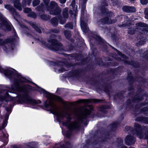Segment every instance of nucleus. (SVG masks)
Here are the masks:
<instances>
[{"label":"nucleus","mask_w":148,"mask_h":148,"mask_svg":"<svg viewBox=\"0 0 148 148\" xmlns=\"http://www.w3.org/2000/svg\"><path fill=\"white\" fill-rule=\"evenodd\" d=\"M40 90L42 92L46 94V96L49 99L44 104L46 109L56 116L57 119L59 121L64 117L68 119L67 122L63 123V125L68 126L70 130H73L77 128L79 126V121L85 125H87L88 122L87 119V115L89 114L92 110L93 108L92 106H88L83 110L75 109L74 114L77 116L78 120L77 121L70 122L69 121L71 119V114L69 113L70 111L69 108L67 107L64 110L62 111L60 110L59 107L56 106L53 102L54 101H56L64 103L62 99L59 97L49 93L43 89L41 88Z\"/></svg>","instance_id":"nucleus-1"},{"label":"nucleus","mask_w":148,"mask_h":148,"mask_svg":"<svg viewBox=\"0 0 148 148\" xmlns=\"http://www.w3.org/2000/svg\"><path fill=\"white\" fill-rule=\"evenodd\" d=\"M27 80L19 75L18 77V80L16 81L11 86V89L14 91H16L22 93V95H18L16 97H12L10 96L8 93L6 92L5 96L3 97L1 96L0 99L1 101L5 100L6 101L16 100L20 102H24L26 103L29 104L33 105H35L41 103L40 100L36 101L32 99L29 97L26 92V88H28V85H23L21 86L20 83H25L27 82Z\"/></svg>","instance_id":"nucleus-2"},{"label":"nucleus","mask_w":148,"mask_h":148,"mask_svg":"<svg viewBox=\"0 0 148 148\" xmlns=\"http://www.w3.org/2000/svg\"><path fill=\"white\" fill-rule=\"evenodd\" d=\"M51 8L49 10L50 14L54 15H58L61 12V10L57 7L58 5L54 1H51L50 3Z\"/></svg>","instance_id":"nucleus-3"},{"label":"nucleus","mask_w":148,"mask_h":148,"mask_svg":"<svg viewBox=\"0 0 148 148\" xmlns=\"http://www.w3.org/2000/svg\"><path fill=\"white\" fill-rule=\"evenodd\" d=\"M5 8L8 10L12 14L14 18L18 23L21 20L20 16L16 11L15 9L13 8L12 6L10 5H5ZM20 25V24L19 23Z\"/></svg>","instance_id":"nucleus-4"},{"label":"nucleus","mask_w":148,"mask_h":148,"mask_svg":"<svg viewBox=\"0 0 148 148\" xmlns=\"http://www.w3.org/2000/svg\"><path fill=\"white\" fill-rule=\"evenodd\" d=\"M45 4L41 3L40 5L36 8V10L40 12H43L45 11L49 10L51 8V6H49L48 4L49 3V0H42Z\"/></svg>","instance_id":"nucleus-5"},{"label":"nucleus","mask_w":148,"mask_h":148,"mask_svg":"<svg viewBox=\"0 0 148 148\" xmlns=\"http://www.w3.org/2000/svg\"><path fill=\"white\" fill-rule=\"evenodd\" d=\"M0 21L1 22L2 26L3 27H5V30H10V27L9 25V23L7 20L3 16V14L0 13Z\"/></svg>","instance_id":"nucleus-6"},{"label":"nucleus","mask_w":148,"mask_h":148,"mask_svg":"<svg viewBox=\"0 0 148 148\" xmlns=\"http://www.w3.org/2000/svg\"><path fill=\"white\" fill-rule=\"evenodd\" d=\"M63 15L64 18L60 19V22L61 24H63L66 22V18L68 17V9L66 8L63 10Z\"/></svg>","instance_id":"nucleus-7"},{"label":"nucleus","mask_w":148,"mask_h":148,"mask_svg":"<svg viewBox=\"0 0 148 148\" xmlns=\"http://www.w3.org/2000/svg\"><path fill=\"white\" fill-rule=\"evenodd\" d=\"M125 144L127 145H131L134 144L135 141L134 138L130 136H126L125 140Z\"/></svg>","instance_id":"nucleus-8"},{"label":"nucleus","mask_w":148,"mask_h":148,"mask_svg":"<svg viewBox=\"0 0 148 148\" xmlns=\"http://www.w3.org/2000/svg\"><path fill=\"white\" fill-rule=\"evenodd\" d=\"M48 41L51 43L52 47L55 48V49L56 47L57 48V50H59V48H58L61 46V45L58 43L56 40L54 39H52L51 38L50 39L48 40Z\"/></svg>","instance_id":"nucleus-9"},{"label":"nucleus","mask_w":148,"mask_h":148,"mask_svg":"<svg viewBox=\"0 0 148 148\" xmlns=\"http://www.w3.org/2000/svg\"><path fill=\"white\" fill-rule=\"evenodd\" d=\"M11 1L15 8L20 11L22 10L21 5L20 3V0H11Z\"/></svg>","instance_id":"nucleus-10"},{"label":"nucleus","mask_w":148,"mask_h":148,"mask_svg":"<svg viewBox=\"0 0 148 148\" xmlns=\"http://www.w3.org/2000/svg\"><path fill=\"white\" fill-rule=\"evenodd\" d=\"M123 10L127 12H133L136 11V9L134 7L125 6L122 8Z\"/></svg>","instance_id":"nucleus-11"},{"label":"nucleus","mask_w":148,"mask_h":148,"mask_svg":"<svg viewBox=\"0 0 148 148\" xmlns=\"http://www.w3.org/2000/svg\"><path fill=\"white\" fill-rule=\"evenodd\" d=\"M99 101L98 99H92L90 100L89 99H82L78 101L79 103H88L92 102L97 103L99 102Z\"/></svg>","instance_id":"nucleus-12"},{"label":"nucleus","mask_w":148,"mask_h":148,"mask_svg":"<svg viewBox=\"0 0 148 148\" xmlns=\"http://www.w3.org/2000/svg\"><path fill=\"white\" fill-rule=\"evenodd\" d=\"M16 71L15 70L10 68L5 70L4 71V73L5 75L9 76L13 74Z\"/></svg>","instance_id":"nucleus-13"},{"label":"nucleus","mask_w":148,"mask_h":148,"mask_svg":"<svg viewBox=\"0 0 148 148\" xmlns=\"http://www.w3.org/2000/svg\"><path fill=\"white\" fill-rule=\"evenodd\" d=\"M116 21L115 20H111L109 19L108 17L104 18L103 19L101 20V23L104 24H110L114 23Z\"/></svg>","instance_id":"nucleus-14"},{"label":"nucleus","mask_w":148,"mask_h":148,"mask_svg":"<svg viewBox=\"0 0 148 148\" xmlns=\"http://www.w3.org/2000/svg\"><path fill=\"white\" fill-rule=\"evenodd\" d=\"M26 22L29 23L30 25H31V26L33 27L36 30V31L39 33H40L42 32L41 30L37 26L35 23L29 21L28 22L27 21H26Z\"/></svg>","instance_id":"nucleus-15"},{"label":"nucleus","mask_w":148,"mask_h":148,"mask_svg":"<svg viewBox=\"0 0 148 148\" xmlns=\"http://www.w3.org/2000/svg\"><path fill=\"white\" fill-rule=\"evenodd\" d=\"M13 42V40L10 38H8L5 40H3L0 39V46H2L6 44H8L10 42L11 43Z\"/></svg>","instance_id":"nucleus-16"},{"label":"nucleus","mask_w":148,"mask_h":148,"mask_svg":"<svg viewBox=\"0 0 148 148\" xmlns=\"http://www.w3.org/2000/svg\"><path fill=\"white\" fill-rule=\"evenodd\" d=\"M123 141L122 140L120 139L117 143V147L118 148H127V147L122 145Z\"/></svg>","instance_id":"nucleus-17"},{"label":"nucleus","mask_w":148,"mask_h":148,"mask_svg":"<svg viewBox=\"0 0 148 148\" xmlns=\"http://www.w3.org/2000/svg\"><path fill=\"white\" fill-rule=\"evenodd\" d=\"M136 25L137 27H138V29L140 28V29H141V27H147V25L142 23H137L136 24Z\"/></svg>","instance_id":"nucleus-18"},{"label":"nucleus","mask_w":148,"mask_h":148,"mask_svg":"<svg viewBox=\"0 0 148 148\" xmlns=\"http://www.w3.org/2000/svg\"><path fill=\"white\" fill-rule=\"evenodd\" d=\"M61 64H62V63L60 62L59 65H57L56 66V69H58V72L59 73H62L66 70L64 68H62L60 66V65Z\"/></svg>","instance_id":"nucleus-19"},{"label":"nucleus","mask_w":148,"mask_h":148,"mask_svg":"<svg viewBox=\"0 0 148 148\" xmlns=\"http://www.w3.org/2000/svg\"><path fill=\"white\" fill-rule=\"evenodd\" d=\"M51 23L54 26H56L58 25V20L56 18H53L51 19Z\"/></svg>","instance_id":"nucleus-20"},{"label":"nucleus","mask_w":148,"mask_h":148,"mask_svg":"<svg viewBox=\"0 0 148 148\" xmlns=\"http://www.w3.org/2000/svg\"><path fill=\"white\" fill-rule=\"evenodd\" d=\"M32 0H23L22 4L23 5H25L26 4L29 5L31 3Z\"/></svg>","instance_id":"nucleus-21"},{"label":"nucleus","mask_w":148,"mask_h":148,"mask_svg":"<svg viewBox=\"0 0 148 148\" xmlns=\"http://www.w3.org/2000/svg\"><path fill=\"white\" fill-rule=\"evenodd\" d=\"M64 34L66 37L67 38H69L71 36V32L69 31H65L64 32Z\"/></svg>","instance_id":"nucleus-22"},{"label":"nucleus","mask_w":148,"mask_h":148,"mask_svg":"<svg viewBox=\"0 0 148 148\" xmlns=\"http://www.w3.org/2000/svg\"><path fill=\"white\" fill-rule=\"evenodd\" d=\"M65 28H68L70 29H72L73 28V24L71 23H69L65 25Z\"/></svg>","instance_id":"nucleus-23"},{"label":"nucleus","mask_w":148,"mask_h":148,"mask_svg":"<svg viewBox=\"0 0 148 148\" xmlns=\"http://www.w3.org/2000/svg\"><path fill=\"white\" fill-rule=\"evenodd\" d=\"M40 2L39 0H34L32 2V5L33 6H36L38 5Z\"/></svg>","instance_id":"nucleus-24"},{"label":"nucleus","mask_w":148,"mask_h":148,"mask_svg":"<svg viewBox=\"0 0 148 148\" xmlns=\"http://www.w3.org/2000/svg\"><path fill=\"white\" fill-rule=\"evenodd\" d=\"M28 16L33 18H35L36 16V15L34 12H31L30 13L28 14Z\"/></svg>","instance_id":"nucleus-25"},{"label":"nucleus","mask_w":148,"mask_h":148,"mask_svg":"<svg viewBox=\"0 0 148 148\" xmlns=\"http://www.w3.org/2000/svg\"><path fill=\"white\" fill-rule=\"evenodd\" d=\"M23 11L25 13H30L31 12V9L30 8H27L24 9Z\"/></svg>","instance_id":"nucleus-26"},{"label":"nucleus","mask_w":148,"mask_h":148,"mask_svg":"<svg viewBox=\"0 0 148 148\" xmlns=\"http://www.w3.org/2000/svg\"><path fill=\"white\" fill-rule=\"evenodd\" d=\"M113 49H114V50H115L117 53L119 55L121 56L123 58H126V57L122 54L120 52H119L116 49H115L114 47H112Z\"/></svg>","instance_id":"nucleus-27"},{"label":"nucleus","mask_w":148,"mask_h":148,"mask_svg":"<svg viewBox=\"0 0 148 148\" xmlns=\"http://www.w3.org/2000/svg\"><path fill=\"white\" fill-rule=\"evenodd\" d=\"M144 13L145 15V18L148 19V8H146L145 9Z\"/></svg>","instance_id":"nucleus-28"},{"label":"nucleus","mask_w":148,"mask_h":148,"mask_svg":"<svg viewBox=\"0 0 148 148\" xmlns=\"http://www.w3.org/2000/svg\"><path fill=\"white\" fill-rule=\"evenodd\" d=\"M7 123V121L6 120H4L2 124L1 128L2 129H3L6 126Z\"/></svg>","instance_id":"nucleus-29"},{"label":"nucleus","mask_w":148,"mask_h":148,"mask_svg":"<svg viewBox=\"0 0 148 148\" xmlns=\"http://www.w3.org/2000/svg\"><path fill=\"white\" fill-rule=\"evenodd\" d=\"M140 3L143 5H146L148 3V0H140Z\"/></svg>","instance_id":"nucleus-30"},{"label":"nucleus","mask_w":148,"mask_h":148,"mask_svg":"<svg viewBox=\"0 0 148 148\" xmlns=\"http://www.w3.org/2000/svg\"><path fill=\"white\" fill-rule=\"evenodd\" d=\"M81 26L83 32H86L87 31V29L86 28V29L84 25L82 24V23H81Z\"/></svg>","instance_id":"nucleus-31"},{"label":"nucleus","mask_w":148,"mask_h":148,"mask_svg":"<svg viewBox=\"0 0 148 148\" xmlns=\"http://www.w3.org/2000/svg\"><path fill=\"white\" fill-rule=\"evenodd\" d=\"M135 30L132 29H130L128 31L129 33L130 34H133L135 33Z\"/></svg>","instance_id":"nucleus-32"},{"label":"nucleus","mask_w":148,"mask_h":148,"mask_svg":"<svg viewBox=\"0 0 148 148\" xmlns=\"http://www.w3.org/2000/svg\"><path fill=\"white\" fill-rule=\"evenodd\" d=\"M40 18L43 20H46L47 17L45 15L43 14L40 16Z\"/></svg>","instance_id":"nucleus-33"},{"label":"nucleus","mask_w":148,"mask_h":148,"mask_svg":"<svg viewBox=\"0 0 148 148\" xmlns=\"http://www.w3.org/2000/svg\"><path fill=\"white\" fill-rule=\"evenodd\" d=\"M62 133H63V132L62 131ZM64 135H65L66 137H69L70 136V135L71 134V133L70 132H67L65 134H64L63 133Z\"/></svg>","instance_id":"nucleus-34"},{"label":"nucleus","mask_w":148,"mask_h":148,"mask_svg":"<svg viewBox=\"0 0 148 148\" xmlns=\"http://www.w3.org/2000/svg\"><path fill=\"white\" fill-rule=\"evenodd\" d=\"M143 121L144 123L148 124V118H143Z\"/></svg>","instance_id":"nucleus-35"},{"label":"nucleus","mask_w":148,"mask_h":148,"mask_svg":"<svg viewBox=\"0 0 148 148\" xmlns=\"http://www.w3.org/2000/svg\"><path fill=\"white\" fill-rule=\"evenodd\" d=\"M75 4V0H73L72 3L71 4V5H72V6H73V5H74Z\"/></svg>","instance_id":"nucleus-36"},{"label":"nucleus","mask_w":148,"mask_h":148,"mask_svg":"<svg viewBox=\"0 0 148 148\" xmlns=\"http://www.w3.org/2000/svg\"><path fill=\"white\" fill-rule=\"evenodd\" d=\"M117 123H114L113 124L112 127H116L117 125Z\"/></svg>","instance_id":"nucleus-37"},{"label":"nucleus","mask_w":148,"mask_h":148,"mask_svg":"<svg viewBox=\"0 0 148 148\" xmlns=\"http://www.w3.org/2000/svg\"><path fill=\"white\" fill-rule=\"evenodd\" d=\"M59 1L61 3H64L66 1V0H59Z\"/></svg>","instance_id":"nucleus-38"},{"label":"nucleus","mask_w":148,"mask_h":148,"mask_svg":"<svg viewBox=\"0 0 148 148\" xmlns=\"http://www.w3.org/2000/svg\"><path fill=\"white\" fill-rule=\"evenodd\" d=\"M105 11H106V14L107 15L110 14V12L108 11V10L106 9Z\"/></svg>","instance_id":"nucleus-39"},{"label":"nucleus","mask_w":148,"mask_h":148,"mask_svg":"<svg viewBox=\"0 0 148 148\" xmlns=\"http://www.w3.org/2000/svg\"><path fill=\"white\" fill-rule=\"evenodd\" d=\"M129 129V130H130L131 129V127H125V130L126 129Z\"/></svg>","instance_id":"nucleus-40"},{"label":"nucleus","mask_w":148,"mask_h":148,"mask_svg":"<svg viewBox=\"0 0 148 148\" xmlns=\"http://www.w3.org/2000/svg\"><path fill=\"white\" fill-rule=\"evenodd\" d=\"M53 32L55 33H57L58 32V31L57 30H55L53 31Z\"/></svg>","instance_id":"nucleus-41"},{"label":"nucleus","mask_w":148,"mask_h":148,"mask_svg":"<svg viewBox=\"0 0 148 148\" xmlns=\"http://www.w3.org/2000/svg\"><path fill=\"white\" fill-rule=\"evenodd\" d=\"M70 143L69 142H67L66 143V145H69L70 144Z\"/></svg>","instance_id":"nucleus-42"},{"label":"nucleus","mask_w":148,"mask_h":148,"mask_svg":"<svg viewBox=\"0 0 148 148\" xmlns=\"http://www.w3.org/2000/svg\"><path fill=\"white\" fill-rule=\"evenodd\" d=\"M42 44H43L44 45H45L46 46V45L45 44V42H42ZM47 46V45H46Z\"/></svg>","instance_id":"nucleus-43"},{"label":"nucleus","mask_w":148,"mask_h":148,"mask_svg":"<svg viewBox=\"0 0 148 148\" xmlns=\"http://www.w3.org/2000/svg\"><path fill=\"white\" fill-rule=\"evenodd\" d=\"M2 3V1L1 0H0V4H1Z\"/></svg>","instance_id":"nucleus-44"},{"label":"nucleus","mask_w":148,"mask_h":148,"mask_svg":"<svg viewBox=\"0 0 148 148\" xmlns=\"http://www.w3.org/2000/svg\"><path fill=\"white\" fill-rule=\"evenodd\" d=\"M97 37L100 40H101V38L99 37H98V36H97Z\"/></svg>","instance_id":"nucleus-45"},{"label":"nucleus","mask_w":148,"mask_h":148,"mask_svg":"<svg viewBox=\"0 0 148 148\" xmlns=\"http://www.w3.org/2000/svg\"><path fill=\"white\" fill-rule=\"evenodd\" d=\"M122 26L123 27H125V26H126V25H124L123 24V25H122Z\"/></svg>","instance_id":"nucleus-46"},{"label":"nucleus","mask_w":148,"mask_h":148,"mask_svg":"<svg viewBox=\"0 0 148 148\" xmlns=\"http://www.w3.org/2000/svg\"><path fill=\"white\" fill-rule=\"evenodd\" d=\"M129 148H134V147H129Z\"/></svg>","instance_id":"nucleus-47"},{"label":"nucleus","mask_w":148,"mask_h":148,"mask_svg":"<svg viewBox=\"0 0 148 148\" xmlns=\"http://www.w3.org/2000/svg\"><path fill=\"white\" fill-rule=\"evenodd\" d=\"M106 6H108V4H106Z\"/></svg>","instance_id":"nucleus-48"},{"label":"nucleus","mask_w":148,"mask_h":148,"mask_svg":"<svg viewBox=\"0 0 148 148\" xmlns=\"http://www.w3.org/2000/svg\"><path fill=\"white\" fill-rule=\"evenodd\" d=\"M85 8V6L84 7V8H83L84 10V9Z\"/></svg>","instance_id":"nucleus-49"},{"label":"nucleus","mask_w":148,"mask_h":148,"mask_svg":"<svg viewBox=\"0 0 148 148\" xmlns=\"http://www.w3.org/2000/svg\"><path fill=\"white\" fill-rule=\"evenodd\" d=\"M6 110H7V111L8 110V109H7V108H6Z\"/></svg>","instance_id":"nucleus-50"},{"label":"nucleus","mask_w":148,"mask_h":148,"mask_svg":"<svg viewBox=\"0 0 148 148\" xmlns=\"http://www.w3.org/2000/svg\"><path fill=\"white\" fill-rule=\"evenodd\" d=\"M66 67V66H64V67Z\"/></svg>","instance_id":"nucleus-51"},{"label":"nucleus","mask_w":148,"mask_h":148,"mask_svg":"<svg viewBox=\"0 0 148 148\" xmlns=\"http://www.w3.org/2000/svg\"><path fill=\"white\" fill-rule=\"evenodd\" d=\"M12 92V91H11V92Z\"/></svg>","instance_id":"nucleus-52"}]
</instances>
